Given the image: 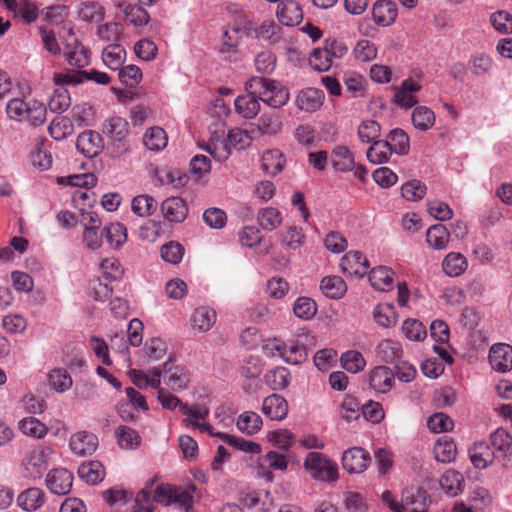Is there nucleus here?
<instances>
[{
    "instance_id": "42",
    "label": "nucleus",
    "mask_w": 512,
    "mask_h": 512,
    "mask_svg": "<svg viewBox=\"0 0 512 512\" xmlns=\"http://www.w3.org/2000/svg\"><path fill=\"white\" fill-rule=\"evenodd\" d=\"M320 288L324 295L331 299H340L347 291L345 281L339 276L324 277L321 281Z\"/></svg>"
},
{
    "instance_id": "36",
    "label": "nucleus",
    "mask_w": 512,
    "mask_h": 512,
    "mask_svg": "<svg viewBox=\"0 0 512 512\" xmlns=\"http://www.w3.org/2000/svg\"><path fill=\"white\" fill-rule=\"evenodd\" d=\"M402 346L400 342L385 339L376 347V355L380 361L394 363L398 361L402 355Z\"/></svg>"
},
{
    "instance_id": "37",
    "label": "nucleus",
    "mask_w": 512,
    "mask_h": 512,
    "mask_svg": "<svg viewBox=\"0 0 512 512\" xmlns=\"http://www.w3.org/2000/svg\"><path fill=\"white\" fill-rule=\"evenodd\" d=\"M450 240V232L443 224H435L426 231V242L429 247L442 250L445 249Z\"/></svg>"
},
{
    "instance_id": "45",
    "label": "nucleus",
    "mask_w": 512,
    "mask_h": 512,
    "mask_svg": "<svg viewBox=\"0 0 512 512\" xmlns=\"http://www.w3.org/2000/svg\"><path fill=\"white\" fill-rule=\"evenodd\" d=\"M236 425L241 432L253 435L260 431L263 421L257 413L246 411L239 415Z\"/></svg>"
},
{
    "instance_id": "2",
    "label": "nucleus",
    "mask_w": 512,
    "mask_h": 512,
    "mask_svg": "<svg viewBox=\"0 0 512 512\" xmlns=\"http://www.w3.org/2000/svg\"><path fill=\"white\" fill-rule=\"evenodd\" d=\"M303 467L316 481L331 483L339 477L337 463L320 452H309Z\"/></svg>"
},
{
    "instance_id": "47",
    "label": "nucleus",
    "mask_w": 512,
    "mask_h": 512,
    "mask_svg": "<svg viewBox=\"0 0 512 512\" xmlns=\"http://www.w3.org/2000/svg\"><path fill=\"white\" fill-rule=\"evenodd\" d=\"M104 233L108 244L115 250L127 241V229L122 223H111L104 228Z\"/></svg>"
},
{
    "instance_id": "59",
    "label": "nucleus",
    "mask_w": 512,
    "mask_h": 512,
    "mask_svg": "<svg viewBox=\"0 0 512 512\" xmlns=\"http://www.w3.org/2000/svg\"><path fill=\"white\" fill-rule=\"evenodd\" d=\"M49 384L57 392H65L72 386V378L69 373L62 368L53 369L49 375Z\"/></svg>"
},
{
    "instance_id": "60",
    "label": "nucleus",
    "mask_w": 512,
    "mask_h": 512,
    "mask_svg": "<svg viewBox=\"0 0 512 512\" xmlns=\"http://www.w3.org/2000/svg\"><path fill=\"white\" fill-rule=\"evenodd\" d=\"M71 105V98L69 92L61 87L56 89L49 99L48 107L53 113H62L66 111Z\"/></svg>"
},
{
    "instance_id": "16",
    "label": "nucleus",
    "mask_w": 512,
    "mask_h": 512,
    "mask_svg": "<svg viewBox=\"0 0 512 512\" xmlns=\"http://www.w3.org/2000/svg\"><path fill=\"white\" fill-rule=\"evenodd\" d=\"M246 94L239 95L234 100L236 113L244 119H253L260 112L259 97L250 89H245Z\"/></svg>"
},
{
    "instance_id": "52",
    "label": "nucleus",
    "mask_w": 512,
    "mask_h": 512,
    "mask_svg": "<svg viewBox=\"0 0 512 512\" xmlns=\"http://www.w3.org/2000/svg\"><path fill=\"white\" fill-rule=\"evenodd\" d=\"M103 499L111 506H125L134 498L131 490H126L120 486H114L102 493Z\"/></svg>"
},
{
    "instance_id": "33",
    "label": "nucleus",
    "mask_w": 512,
    "mask_h": 512,
    "mask_svg": "<svg viewBox=\"0 0 512 512\" xmlns=\"http://www.w3.org/2000/svg\"><path fill=\"white\" fill-rule=\"evenodd\" d=\"M285 165V157L278 149H271L264 152L261 158L262 170L271 176L280 173Z\"/></svg>"
},
{
    "instance_id": "64",
    "label": "nucleus",
    "mask_w": 512,
    "mask_h": 512,
    "mask_svg": "<svg viewBox=\"0 0 512 512\" xmlns=\"http://www.w3.org/2000/svg\"><path fill=\"white\" fill-rule=\"evenodd\" d=\"M402 332L412 341H421L426 337V328L422 322L416 319H407L402 324Z\"/></svg>"
},
{
    "instance_id": "43",
    "label": "nucleus",
    "mask_w": 512,
    "mask_h": 512,
    "mask_svg": "<svg viewBox=\"0 0 512 512\" xmlns=\"http://www.w3.org/2000/svg\"><path fill=\"white\" fill-rule=\"evenodd\" d=\"M373 318L383 328L393 327L397 322L395 308L389 303H380L373 310Z\"/></svg>"
},
{
    "instance_id": "35",
    "label": "nucleus",
    "mask_w": 512,
    "mask_h": 512,
    "mask_svg": "<svg viewBox=\"0 0 512 512\" xmlns=\"http://www.w3.org/2000/svg\"><path fill=\"white\" fill-rule=\"evenodd\" d=\"M439 484L449 496H456L464 489V477L456 470H447L441 476Z\"/></svg>"
},
{
    "instance_id": "12",
    "label": "nucleus",
    "mask_w": 512,
    "mask_h": 512,
    "mask_svg": "<svg viewBox=\"0 0 512 512\" xmlns=\"http://www.w3.org/2000/svg\"><path fill=\"white\" fill-rule=\"evenodd\" d=\"M344 273L361 278L367 274L369 268L368 259L359 251H349L340 262Z\"/></svg>"
},
{
    "instance_id": "22",
    "label": "nucleus",
    "mask_w": 512,
    "mask_h": 512,
    "mask_svg": "<svg viewBox=\"0 0 512 512\" xmlns=\"http://www.w3.org/2000/svg\"><path fill=\"white\" fill-rule=\"evenodd\" d=\"M262 412L271 420L281 421L288 414V403L281 395L272 394L263 400Z\"/></svg>"
},
{
    "instance_id": "40",
    "label": "nucleus",
    "mask_w": 512,
    "mask_h": 512,
    "mask_svg": "<svg viewBox=\"0 0 512 512\" xmlns=\"http://www.w3.org/2000/svg\"><path fill=\"white\" fill-rule=\"evenodd\" d=\"M457 447L453 440L444 435L438 439L434 446V455L437 461L450 463L455 460Z\"/></svg>"
},
{
    "instance_id": "19",
    "label": "nucleus",
    "mask_w": 512,
    "mask_h": 512,
    "mask_svg": "<svg viewBox=\"0 0 512 512\" xmlns=\"http://www.w3.org/2000/svg\"><path fill=\"white\" fill-rule=\"evenodd\" d=\"M163 380L167 387L173 391L185 389L190 381L183 367L170 365L169 362L163 364Z\"/></svg>"
},
{
    "instance_id": "41",
    "label": "nucleus",
    "mask_w": 512,
    "mask_h": 512,
    "mask_svg": "<svg viewBox=\"0 0 512 512\" xmlns=\"http://www.w3.org/2000/svg\"><path fill=\"white\" fill-rule=\"evenodd\" d=\"M154 498L146 490H140L134 498L124 508L119 509L118 512H153L154 511Z\"/></svg>"
},
{
    "instance_id": "11",
    "label": "nucleus",
    "mask_w": 512,
    "mask_h": 512,
    "mask_svg": "<svg viewBox=\"0 0 512 512\" xmlns=\"http://www.w3.org/2000/svg\"><path fill=\"white\" fill-rule=\"evenodd\" d=\"M72 484L73 474L65 468L53 469L46 476L47 488L57 495L69 493Z\"/></svg>"
},
{
    "instance_id": "6",
    "label": "nucleus",
    "mask_w": 512,
    "mask_h": 512,
    "mask_svg": "<svg viewBox=\"0 0 512 512\" xmlns=\"http://www.w3.org/2000/svg\"><path fill=\"white\" fill-rule=\"evenodd\" d=\"M64 43V56L67 63L79 70L89 65L90 56L88 49L77 39L70 28Z\"/></svg>"
},
{
    "instance_id": "62",
    "label": "nucleus",
    "mask_w": 512,
    "mask_h": 512,
    "mask_svg": "<svg viewBox=\"0 0 512 512\" xmlns=\"http://www.w3.org/2000/svg\"><path fill=\"white\" fill-rule=\"evenodd\" d=\"M427 192L426 185L420 180H411L401 187L402 196L408 201L421 200Z\"/></svg>"
},
{
    "instance_id": "29",
    "label": "nucleus",
    "mask_w": 512,
    "mask_h": 512,
    "mask_svg": "<svg viewBox=\"0 0 512 512\" xmlns=\"http://www.w3.org/2000/svg\"><path fill=\"white\" fill-rule=\"evenodd\" d=\"M394 271L386 266L373 268L369 273V282L372 287L380 291H389L393 288Z\"/></svg>"
},
{
    "instance_id": "48",
    "label": "nucleus",
    "mask_w": 512,
    "mask_h": 512,
    "mask_svg": "<svg viewBox=\"0 0 512 512\" xmlns=\"http://www.w3.org/2000/svg\"><path fill=\"white\" fill-rule=\"evenodd\" d=\"M126 52L121 45H108L102 52L104 64L112 70H119L122 67Z\"/></svg>"
},
{
    "instance_id": "54",
    "label": "nucleus",
    "mask_w": 512,
    "mask_h": 512,
    "mask_svg": "<svg viewBox=\"0 0 512 512\" xmlns=\"http://www.w3.org/2000/svg\"><path fill=\"white\" fill-rule=\"evenodd\" d=\"M257 220L264 230L272 231L281 225L282 215L276 208L267 207L258 213Z\"/></svg>"
},
{
    "instance_id": "9",
    "label": "nucleus",
    "mask_w": 512,
    "mask_h": 512,
    "mask_svg": "<svg viewBox=\"0 0 512 512\" xmlns=\"http://www.w3.org/2000/svg\"><path fill=\"white\" fill-rule=\"evenodd\" d=\"M49 454L50 449L48 448L39 447L30 451L23 463L25 468V477L31 479L40 478L43 472L47 469V458Z\"/></svg>"
},
{
    "instance_id": "24",
    "label": "nucleus",
    "mask_w": 512,
    "mask_h": 512,
    "mask_svg": "<svg viewBox=\"0 0 512 512\" xmlns=\"http://www.w3.org/2000/svg\"><path fill=\"white\" fill-rule=\"evenodd\" d=\"M266 465L274 470L284 471L288 467V460L284 454L276 451H269L258 459V473L266 477L268 480H272V474L266 469Z\"/></svg>"
},
{
    "instance_id": "27",
    "label": "nucleus",
    "mask_w": 512,
    "mask_h": 512,
    "mask_svg": "<svg viewBox=\"0 0 512 512\" xmlns=\"http://www.w3.org/2000/svg\"><path fill=\"white\" fill-rule=\"evenodd\" d=\"M394 372L386 366L375 367L370 372V385L380 393H387L393 386Z\"/></svg>"
},
{
    "instance_id": "20",
    "label": "nucleus",
    "mask_w": 512,
    "mask_h": 512,
    "mask_svg": "<svg viewBox=\"0 0 512 512\" xmlns=\"http://www.w3.org/2000/svg\"><path fill=\"white\" fill-rule=\"evenodd\" d=\"M164 217L170 222H183L188 215V206L180 197H170L161 204Z\"/></svg>"
},
{
    "instance_id": "25",
    "label": "nucleus",
    "mask_w": 512,
    "mask_h": 512,
    "mask_svg": "<svg viewBox=\"0 0 512 512\" xmlns=\"http://www.w3.org/2000/svg\"><path fill=\"white\" fill-rule=\"evenodd\" d=\"M495 454L486 442H476L469 448V458L477 469H485L492 465Z\"/></svg>"
},
{
    "instance_id": "34",
    "label": "nucleus",
    "mask_w": 512,
    "mask_h": 512,
    "mask_svg": "<svg viewBox=\"0 0 512 512\" xmlns=\"http://www.w3.org/2000/svg\"><path fill=\"white\" fill-rule=\"evenodd\" d=\"M216 317V312L212 308L199 307L191 316L192 327L199 332H206L215 324Z\"/></svg>"
},
{
    "instance_id": "38",
    "label": "nucleus",
    "mask_w": 512,
    "mask_h": 512,
    "mask_svg": "<svg viewBox=\"0 0 512 512\" xmlns=\"http://www.w3.org/2000/svg\"><path fill=\"white\" fill-rule=\"evenodd\" d=\"M167 142L166 131L158 126L147 129L143 135V144L151 151H161L167 146Z\"/></svg>"
},
{
    "instance_id": "13",
    "label": "nucleus",
    "mask_w": 512,
    "mask_h": 512,
    "mask_svg": "<svg viewBox=\"0 0 512 512\" xmlns=\"http://www.w3.org/2000/svg\"><path fill=\"white\" fill-rule=\"evenodd\" d=\"M76 147L85 157L93 158L104 147L102 136L98 132L86 130L77 137Z\"/></svg>"
},
{
    "instance_id": "49",
    "label": "nucleus",
    "mask_w": 512,
    "mask_h": 512,
    "mask_svg": "<svg viewBox=\"0 0 512 512\" xmlns=\"http://www.w3.org/2000/svg\"><path fill=\"white\" fill-rule=\"evenodd\" d=\"M411 118L413 126L421 131H427L435 124V114L426 106L415 107Z\"/></svg>"
},
{
    "instance_id": "26",
    "label": "nucleus",
    "mask_w": 512,
    "mask_h": 512,
    "mask_svg": "<svg viewBox=\"0 0 512 512\" xmlns=\"http://www.w3.org/2000/svg\"><path fill=\"white\" fill-rule=\"evenodd\" d=\"M46 501L45 492L37 487H31L22 491L17 497V504L25 511L38 510Z\"/></svg>"
},
{
    "instance_id": "17",
    "label": "nucleus",
    "mask_w": 512,
    "mask_h": 512,
    "mask_svg": "<svg viewBox=\"0 0 512 512\" xmlns=\"http://www.w3.org/2000/svg\"><path fill=\"white\" fill-rule=\"evenodd\" d=\"M276 16L282 25L296 26L303 20V11L296 1L285 0L278 4Z\"/></svg>"
},
{
    "instance_id": "31",
    "label": "nucleus",
    "mask_w": 512,
    "mask_h": 512,
    "mask_svg": "<svg viewBox=\"0 0 512 512\" xmlns=\"http://www.w3.org/2000/svg\"><path fill=\"white\" fill-rule=\"evenodd\" d=\"M393 154L391 143L385 140L373 141L367 149V160L374 165L383 164L389 161Z\"/></svg>"
},
{
    "instance_id": "14",
    "label": "nucleus",
    "mask_w": 512,
    "mask_h": 512,
    "mask_svg": "<svg viewBox=\"0 0 512 512\" xmlns=\"http://www.w3.org/2000/svg\"><path fill=\"white\" fill-rule=\"evenodd\" d=\"M489 363L498 372H507L512 369V346L499 343L490 348Z\"/></svg>"
},
{
    "instance_id": "51",
    "label": "nucleus",
    "mask_w": 512,
    "mask_h": 512,
    "mask_svg": "<svg viewBox=\"0 0 512 512\" xmlns=\"http://www.w3.org/2000/svg\"><path fill=\"white\" fill-rule=\"evenodd\" d=\"M387 139V141L391 143L393 153L402 156L407 155L409 153V137L404 130L400 128H395L391 130L387 136Z\"/></svg>"
},
{
    "instance_id": "5",
    "label": "nucleus",
    "mask_w": 512,
    "mask_h": 512,
    "mask_svg": "<svg viewBox=\"0 0 512 512\" xmlns=\"http://www.w3.org/2000/svg\"><path fill=\"white\" fill-rule=\"evenodd\" d=\"M431 502L426 490L422 488H408L402 492L400 503L391 502L393 512H426Z\"/></svg>"
},
{
    "instance_id": "56",
    "label": "nucleus",
    "mask_w": 512,
    "mask_h": 512,
    "mask_svg": "<svg viewBox=\"0 0 512 512\" xmlns=\"http://www.w3.org/2000/svg\"><path fill=\"white\" fill-rule=\"evenodd\" d=\"M289 377L290 373L285 367H276L265 374V382L273 390H282L288 386Z\"/></svg>"
},
{
    "instance_id": "8",
    "label": "nucleus",
    "mask_w": 512,
    "mask_h": 512,
    "mask_svg": "<svg viewBox=\"0 0 512 512\" xmlns=\"http://www.w3.org/2000/svg\"><path fill=\"white\" fill-rule=\"evenodd\" d=\"M181 413L187 416V418L183 419L185 426H192L202 433L205 432L215 436L216 433L213 432L212 426L205 422L210 413L207 406L201 404H194L192 406L188 404L181 405Z\"/></svg>"
},
{
    "instance_id": "46",
    "label": "nucleus",
    "mask_w": 512,
    "mask_h": 512,
    "mask_svg": "<svg viewBox=\"0 0 512 512\" xmlns=\"http://www.w3.org/2000/svg\"><path fill=\"white\" fill-rule=\"evenodd\" d=\"M215 436L222 439L228 445L243 452L251 454H259L261 452V446L254 441L246 440L222 432L216 433Z\"/></svg>"
},
{
    "instance_id": "1",
    "label": "nucleus",
    "mask_w": 512,
    "mask_h": 512,
    "mask_svg": "<svg viewBox=\"0 0 512 512\" xmlns=\"http://www.w3.org/2000/svg\"><path fill=\"white\" fill-rule=\"evenodd\" d=\"M245 89L259 97V100L273 109H280L290 99V92L281 82L265 77H251L245 83Z\"/></svg>"
},
{
    "instance_id": "63",
    "label": "nucleus",
    "mask_w": 512,
    "mask_h": 512,
    "mask_svg": "<svg viewBox=\"0 0 512 512\" xmlns=\"http://www.w3.org/2000/svg\"><path fill=\"white\" fill-rule=\"evenodd\" d=\"M296 317L304 320L311 319L317 312L316 303L308 297H299L293 305Z\"/></svg>"
},
{
    "instance_id": "15",
    "label": "nucleus",
    "mask_w": 512,
    "mask_h": 512,
    "mask_svg": "<svg viewBox=\"0 0 512 512\" xmlns=\"http://www.w3.org/2000/svg\"><path fill=\"white\" fill-rule=\"evenodd\" d=\"M69 446L76 455H91L97 449L98 437L92 432L79 431L71 436Z\"/></svg>"
},
{
    "instance_id": "18",
    "label": "nucleus",
    "mask_w": 512,
    "mask_h": 512,
    "mask_svg": "<svg viewBox=\"0 0 512 512\" xmlns=\"http://www.w3.org/2000/svg\"><path fill=\"white\" fill-rule=\"evenodd\" d=\"M420 90L421 85L418 82L411 78L405 79L401 85L396 88L394 95L395 104L405 109L415 106L418 101L414 96V93H417Z\"/></svg>"
},
{
    "instance_id": "28",
    "label": "nucleus",
    "mask_w": 512,
    "mask_h": 512,
    "mask_svg": "<svg viewBox=\"0 0 512 512\" xmlns=\"http://www.w3.org/2000/svg\"><path fill=\"white\" fill-rule=\"evenodd\" d=\"M333 168L339 172L352 171L354 168V155L347 146L337 145L330 155Z\"/></svg>"
},
{
    "instance_id": "55",
    "label": "nucleus",
    "mask_w": 512,
    "mask_h": 512,
    "mask_svg": "<svg viewBox=\"0 0 512 512\" xmlns=\"http://www.w3.org/2000/svg\"><path fill=\"white\" fill-rule=\"evenodd\" d=\"M49 134L55 140H64L73 133V124L66 117H57L49 125Z\"/></svg>"
},
{
    "instance_id": "10",
    "label": "nucleus",
    "mask_w": 512,
    "mask_h": 512,
    "mask_svg": "<svg viewBox=\"0 0 512 512\" xmlns=\"http://www.w3.org/2000/svg\"><path fill=\"white\" fill-rule=\"evenodd\" d=\"M370 460L367 451L360 447H353L343 452L342 466L348 473H362L367 468Z\"/></svg>"
},
{
    "instance_id": "3",
    "label": "nucleus",
    "mask_w": 512,
    "mask_h": 512,
    "mask_svg": "<svg viewBox=\"0 0 512 512\" xmlns=\"http://www.w3.org/2000/svg\"><path fill=\"white\" fill-rule=\"evenodd\" d=\"M195 486L185 489L170 485H158L154 492V501L165 505L177 504L180 508L188 510L193 505Z\"/></svg>"
},
{
    "instance_id": "61",
    "label": "nucleus",
    "mask_w": 512,
    "mask_h": 512,
    "mask_svg": "<svg viewBox=\"0 0 512 512\" xmlns=\"http://www.w3.org/2000/svg\"><path fill=\"white\" fill-rule=\"evenodd\" d=\"M357 134L362 143L372 144L373 141L379 140L381 127L374 120H366L359 125Z\"/></svg>"
},
{
    "instance_id": "32",
    "label": "nucleus",
    "mask_w": 512,
    "mask_h": 512,
    "mask_svg": "<svg viewBox=\"0 0 512 512\" xmlns=\"http://www.w3.org/2000/svg\"><path fill=\"white\" fill-rule=\"evenodd\" d=\"M490 444L494 451L502 454L503 460H509L512 451V435L504 428H498L490 434Z\"/></svg>"
},
{
    "instance_id": "39",
    "label": "nucleus",
    "mask_w": 512,
    "mask_h": 512,
    "mask_svg": "<svg viewBox=\"0 0 512 512\" xmlns=\"http://www.w3.org/2000/svg\"><path fill=\"white\" fill-rule=\"evenodd\" d=\"M468 64L471 73L476 77H480L492 71L494 61L489 54L476 52L470 56Z\"/></svg>"
},
{
    "instance_id": "44",
    "label": "nucleus",
    "mask_w": 512,
    "mask_h": 512,
    "mask_svg": "<svg viewBox=\"0 0 512 512\" xmlns=\"http://www.w3.org/2000/svg\"><path fill=\"white\" fill-rule=\"evenodd\" d=\"M78 474L88 484H97L104 478L105 472L102 464L98 461L83 463L78 468Z\"/></svg>"
},
{
    "instance_id": "58",
    "label": "nucleus",
    "mask_w": 512,
    "mask_h": 512,
    "mask_svg": "<svg viewBox=\"0 0 512 512\" xmlns=\"http://www.w3.org/2000/svg\"><path fill=\"white\" fill-rule=\"evenodd\" d=\"M342 367L350 372L357 373L365 368L366 361L363 355L355 350L346 351L340 358Z\"/></svg>"
},
{
    "instance_id": "50",
    "label": "nucleus",
    "mask_w": 512,
    "mask_h": 512,
    "mask_svg": "<svg viewBox=\"0 0 512 512\" xmlns=\"http://www.w3.org/2000/svg\"><path fill=\"white\" fill-rule=\"evenodd\" d=\"M157 201L150 195L142 194L134 197L131 209L134 214L145 217L152 215L157 210Z\"/></svg>"
},
{
    "instance_id": "30",
    "label": "nucleus",
    "mask_w": 512,
    "mask_h": 512,
    "mask_svg": "<svg viewBox=\"0 0 512 512\" xmlns=\"http://www.w3.org/2000/svg\"><path fill=\"white\" fill-rule=\"evenodd\" d=\"M468 267L467 258L459 252H450L442 261V269L449 277H458L465 272Z\"/></svg>"
},
{
    "instance_id": "4",
    "label": "nucleus",
    "mask_w": 512,
    "mask_h": 512,
    "mask_svg": "<svg viewBox=\"0 0 512 512\" xmlns=\"http://www.w3.org/2000/svg\"><path fill=\"white\" fill-rule=\"evenodd\" d=\"M264 351L270 356H279L287 363L299 364L307 357L306 347L298 341H289L287 343L278 339L268 341L264 346Z\"/></svg>"
},
{
    "instance_id": "21",
    "label": "nucleus",
    "mask_w": 512,
    "mask_h": 512,
    "mask_svg": "<svg viewBox=\"0 0 512 512\" xmlns=\"http://www.w3.org/2000/svg\"><path fill=\"white\" fill-rule=\"evenodd\" d=\"M324 94L317 88L301 90L295 98L296 106L305 112H314L323 104Z\"/></svg>"
},
{
    "instance_id": "57",
    "label": "nucleus",
    "mask_w": 512,
    "mask_h": 512,
    "mask_svg": "<svg viewBox=\"0 0 512 512\" xmlns=\"http://www.w3.org/2000/svg\"><path fill=\"white\" fill-rule=\"evenodd\" d=\"M118 444L124 449H134L140 444V436L134 429L127 426H119L115 430Z\"/></svg>"
},
{
    "instance_id": "53",
    "label": "nucleus",
    "mask_w": 512,
    "mask_h": 512,
    "mask_svg": "<svg viewBox=\"0 0 512 512\" xmlns=\"http://www.w3.org/2000/svg\"><path fill=\"white\" fill-rule=\"evenodd\" d=\"M99 268L103 278L109 281L120 280L124 274L120 261L115 257L103 259L100 262Z\"/></svg>"
},
{
    "instance_id": "23",
    "label": "nucleus",
    "mask_w": 512,
    "mask_h": 512,
    "mask_svg": "<svg viewBox=\"0 0 512 512\" xmlns=\"http://www.w3.org/2000/svg\"><path fill=\"white\" fill-rule=\"evenodd\" d=\"M373 20L377 25L389 26L397 17L396 3L391 0H378L372 8Z\"/></svg>"
},
{
    "instance_id": "7",
    "label": "nucleus",
    "mask_w": 512,
    "mask_h": 512,
    "mask_svg": "<svg viewBox=\"0 0 512 512\" xmlns=\"http://www.w3.org/2000/svg\"><path fill=\"white\" fill-rule=\"evenodd\" d=\"M102 132L112 142L117 154L127 151L126 138L129 133L128 122L119 116L109 118L103 123Z\"/></svg>"
}]
</instances>
